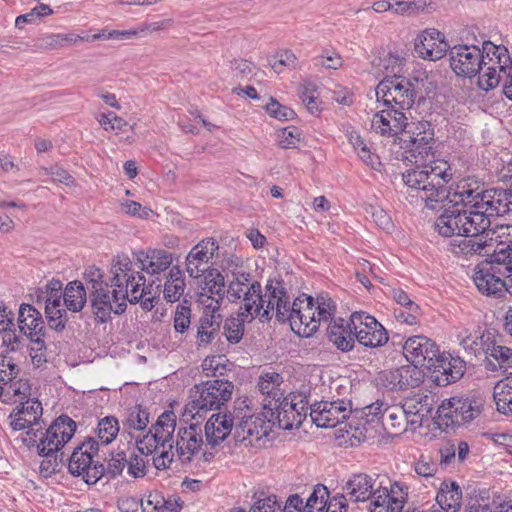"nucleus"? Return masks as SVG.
<instances>
[{
	"instance_id": "10",
	"label": "nucleus",
	"mask_w": 512,
	"mask_h": 512,
	"mask_svg": "<svg viewBox=\"0 0 512 512\" xmlns=\"http://www.w3.org/2000/svg\"><path fill=\"white\" fill-rule=\"evenodd\" d=\"M377 101H382L385 107L410 109L414 102V92L411 82L402 76H386L376 87Z\"/></svg>"
},
{
	"instance_id": "41",
	"label": "nucleus",
	"mask_w": 512,
	"mask_h": 512,
	"mask_svg": "<svg viewBox=\"0 0 512 512\" xmlns=\"http://www.w3.org/2000/svg\"><path fill=\"white\" fill-rule=\"evenodd\" d=\"M493 398L499 413L512 415V377H506L495 384Z\"/></svg>"
},
{
	"instance_id": "63",
	"label": "nucleus",
	"mask_w": 512,
	"mask_h": 512,
	"mask_svg": "<svg viewBox=\"0 0 512 512\" xmlns=\"http://www.w3.org/2000/svg\"><path fill=\"white\" fill-rule=\"evenodd\" d=\"M39 175H47L51 176L54 181H58L60 183L65 184L66 186L74 185L73 177L64 169L57 165H52L50 167L40 166L38 168Z\"/></svg>"
},
{
	"instance_id": "42",
	"label": "nucleus",
	"mask_w": 512,
	"mask_h": 512,
	"mask_svg": "<svg viewBox=\"0 0 512 512\" xmlns=\"http://www.w3.org/2000/svg\"><path fill=\"white\" fill-rule=\"evenodd\" d=\"M186 284L182 271L173 266L164 284V298L171 303L179 301L185 292Z\"/></svg>"
},
{
	"instance_id": "19",
	"label": "nucleus",
	"mask_w": 512,
	"mask_h": 512,
	"mask_svg": "<svg viewBox=\"0 0 512 512\" xmlns=\"http://www.w3.org/2000/svg\"><path fill=\"white\" fill-rule=\"evenodd\" d=\"M482 48L476 45H455L449 50V62L456 75L473 77L481 70Z\"/></svg>"
},
{
	"instance_id": "35",
	"label": "nucleus",
	"mask_w": 512,
	"mask_h": 512,
	"mask_svg": "<svg viewBox=\"0 0 512 512\" xmlns=\"http://www.w3.org/2000/svg\"><path fill=\"white\" fill-rule=\"evenodd\" d=\"M492 338L493 336L490 333L479 335L468 330H462L457 335L459 346L470 357H477L482 354L485 356L486 348L488 344H491Z\"/></svg>"
},
{
	"instance_id": "5",
	"label": "nucleus",
	"mask_w": 512,
	"mask_h": 512,
	"mask_svg": "<svg viewBox=\"0 0 512 512\" xmlns=\"http://www.w3.org/2000/svg\"><path fill=\"white\" fill-rule=\"evenodd\" d=\"M261 292V284L254 281L250 273L240 271L232 273L226 290L230 302L240 303L238 313L246 316V319L258 317L260 310L263 309Z\"/></svg>"
},
{
	"instance_id": "14",
	"label": "nucleus",
	"mask_w": 512,
	"mask_h": 512,
	"mask_svg": "<svg viewBox=\"0 0 512 512\" xmlns=\"http://www.w3.org/2000/svg\"><path fill=\"white\" fill-rule=\"evenodd\" d=\"M76 422L67 415L59 416L39 438L37 452L42 457H53L68 443L76 431Z\"/></svg>"
},
{
	"instance_id": "26",
	"label": "nucleus",
	"mask_w": 512,
	"mask_h": 512,
	"mask_svg": "<svg viewBox=\"0 0 512 512\" xmlns=\"http://www.w3.org/2000/svg\"><path fill=\"white\" fill-rule=\"evenodd\" d=\"M430 369L435 373V381L440 386H446L459 380L465 373L466 362L459 356L439 352L437 361Z\"/></svg>"
},
{
	"instance_id": "46",
	"label": "nucleus",
	"mask_w": 512,
	"mask_h": 512,
	"mask_svg": "<svg viewBox=\"0 0 512 512\" xmlns=\"http://www.w3.org/2000/svg\"><path fill=\"white\" fill-rule=\"evenodd\" d=\"M404 110L405 109L397 107H385L382 109L384 115H386L389 120L390 126L388 130L391 131V135L394 138L395 143L398 141V136H401L403 130H405V128L408 127V124H410Z\"/></svg>"
},
{
	"instance_id": "53",
	"label": "nucleus",
	"mask_w": 512,
	"mask_h": 512,
	"mask_svg": "<svg viewBox=\"0 0 512 512\" xmlns=\"http://www.w3.org/2000/svg\"><path fill=\"white\" fill-rule=\"evenodd\" d=\"M465 238L461 239L458 244L459 252L463 254H485L489 255V251L486 250V240H482L483 234H477L473 236L464 235Z\"/></svg>"
},
{
	"instance_id": "45",
	"label": "nucleus",
	"mask_w": 512,
	"mask_h": 512,
	"mask_svg": "<svg viewBox=\"0 0 512 512\" xmlns=\"http://www.w3.org/2000/svg\"><path fill=\"white\" fill-rule=\"evenodd\" d=\"M489 239V243L486 242V250L499 251L500 248L512 245V225H501L496 229H486L483 236Z\"/></svg>"
},
{
	"instance_id": "60",
	"label": "nucleus",
	"mask_w": 512,
	"mask_h": 512,
	"mask_svg": "<svg viewBox=\"0 0 512 512\" xmlns=\"http://www.w3.org/2000/svg\"><path fill=\"white\" fill-rule=\"evenodd\" d=\"M147 464L144 456L131 454L127 459V474L132 478H142L146 475Z\"/></svg>"
},
{
	"instance_id": "1",
	"label": "nucleus",
	"mask_w": 512,
	"mask_h": 512,
	"mask_svg": "<svg viewBox=\"0 0 512 512\" xmlns=\"http://www.w3.org/2000/svg\"><path fill=\"white\" fill-rule=\"evenodd\" d=\"M109 281L104 272L90 266L84 278L90 289V301L93 313L102 323L112 313L121 314L126 310L127 302L141 303L144 310L150 311L155 306V297L147 291L145 276L135 269L133 261L125 254L115 256L110 264Z\"/></svg>"
},
{
	"instance_id": "38",
	"label": "nucleus",
	"mask_w": 512,
	"mask_h": 512,
	"mask_svg": "<svg viewBox=\"0 0 512 512\" xmlns=\"http://www.w3.org/2000/svg\"><path fill=\"white\" fill-rule=\"evenodd\" d=\"M64 306L66 312L78 313L87 303L86 289L81 281L74 280L63 288Z\"/></svg>"
},
{
	"instance_id": "27",
	"label": "nucleus",
	"mask_w": 512,
	"mask_h": 512,
	"mask_svg": "<svg viewBox=\"0 0 512 512\" xmlns=\"http://www.w3.org/2000/svg\"><path fill=\"white\" fill-rule=\"evenodd\" d=\"M402 407L405 410L408 424L412 430L421 427L434 408L433 397L424 393H416L403 400Z\"/></svg>"
},
{
	"instance_id": "61",
	"label": "nucleus",
	"mask_w": 512,
	"mask_h": 512,
	"mask_svg": "<svg viewBox=\"0 0 512 512\" xmlns=\"http://www.w3.org/2000/svg\"><path fill=\"white\" fill-rule=\"evenodd\" d=\"M191 324V309L185 304H179L174 313V329L178 333L186 332Z\"/></svg>"
},
{
	"instance_id": "17",
	"label": "nucleus",
	"mask_w": 512,
	"mask_h": 512,
	"mask_svg": "<svg viewBox=\"0 0 512 512\" xmlns=\"http://www.w3.org/2000/svg\"><path fill=\"white\" fill-rule=\"evenodd\" d=\"M352 413L348 400L321 401L310 406L311 421L320 428H333L343 423Z\"/></svg>"
},
{
	"instance_id": "7",
	"label": "nucleus",
	"mask_w": 512,
	"mask_h": 512,
	"mask_svg": "<svg viewBox=\"0 0 512 512\" xmlns=\"http://www.w3.org/2000/svg\"><path fill=\"white\" fill-rule=\"evenodd\" d=\"M233 391L234 385L232 380H209L200 386H196V394L186 405V412L190 413L192 417L196 415L201 417L202 412L219 409L231 399Z\"/></svg>"
},
{
	"instance_id": "22",
	"label": "nucleus",
	"mask_w": 512,
	"mask_h": 512,
	"mask_svg": "<svg viewBox=\"0 0 512 512\" xmlns=\"http://www.w3.org/2000/svg\"><path fill=\"white\" fill-rule=\"evenodd\" d=\"M417 55L429 61L442 59L450 50L445 35L435 28L420 31L414 40Z\"/></svg>"
},
{
	"instance_id": "12",
	"label": "nucleus",
	"mask_w": 512,
	"mask_h": 512,
	"mask_svg": "<svg viewBox=\"0 0 512 512\" xmlns=\"http://www.w3.org/2000/svg\"><path fill=\"white\" fill-rule=\"evenodd\" d=\"M282 323L288 322L291 330L302 337H310L319 327V320H316L315 303L311 296L302 295L297 297L287 310Z\"/></svg>"
},
{
	"instance_id": "36",
	"label": "nucleus",
	"mask_w": 512,
	"mask_h": 512,
	"mask_svg": "<svg viewBox=\"0 0 512 512\" xmlns=\"http://www.w3.org/2000/svg\"><path fill=\"white\" fill-rule=\"evenodd\" d=\"M222 323L220 314H202L199 319L196 344L198 347H207L218 337Z\"/></svg>"
},
{
	"instance_id": "44",
	"label": "nucleus",
	"mask_w": 512,
	"mask_h": 512,
	"mask_svg": "<svg viewBox=\"0 0 512 512\" xmlns=\"http://www.w3.org/2000/svg\"><path fill=\"white\" fill-rule=\"evenodd\" d=\"M383 426L394 433L406 431L410 426L404 408L401 406H387L383 412Z\"/></svg>"
},
{
	"instance_id": "18",
	"label": "nucleus",
	"mask_w": 512,
	"mask_h": 512,
	"mask_svg": "<svg viewBox=\"0 0 512 512\" xmlns=\"http://www.w3.org/2000/svg\"><path fill=\"white\" fill-rule=\"evenodd\" d=\"M261 304H263V309L260 310L258 315L260 319L269 320L271 318L270 313L275 312L276 319L279 322L284 320L291 304L284 282L280 280L268 281L265 294H261Z\"/></svg>"
},
{
	"instance_id": "51",
	"label": "nucleus",
	"mask_w": 512,
	"mask_h": 512,
	"mask_svg": "<svg viewBox=\"0 0 512 512\" xmlns=\"http://www.w3.org/2000/svg\"><path fill=\"white\" fill-rule=\"evenodd\" d=\"M119 422L114 416L102 418L97 425V437L102 444L112 443L119 433Z\"/></svg>"
},
{
	"instance_id": "55",
	"label": "nucleus",
	"mask_w": 512,
	"mask_h": 512,
	"mask_svg": "<svg viewBox=\"0 0 512 512\" xmlns=\"http://www.w3.org/2000/svg\"><path fill=\"white\" fill-rule=\"evenodd\" d=\"M149 423V414L140 406L131 409L124 421V426L128 429L144 430Z\"/></svg>"
},
{
	"instance_id": "25",
	"label": "nucleus",
	"mask_w": 512,
	"mask_h": 512,
	"mask_svg": "<svg viewBox=\"0 0 512 512\" xmlns=\"http://www.w3.org/2000/svg\"><path fill=\"white\" fill-rule=\"evenodd\" d=\"M219 246L213 238H206L195 245L186 257V271L192 278H198L208 271L209 261Z\"/></svg>"
},
{
	"instance_id": "47",
	"label": "nucleus",
	"mask_w": 512,
	"mask_h": 512,
	"mask_svg": "<svg viewBox=\"0 0 512 512\" xmlns=\"http://www.w3.org/2000/svg\"><path fill=\"white\" fill-rule=\"evenodd\" d=\"M397 369L402 390L418 387L424 380V372L417 365L411 363Z\"/></svg>"
},
{
	"instance_id": "33",
	"label": "nucleus",
	"mask_w": 512,
	"mask_h": 512,
	"mask_svg": "<svg viewBox=\"0 0 512 512\" xmlns=\"http://www.w3.org/2000/svg\"><path fill=\"white\" fill-rule=\"evenodd\" d=\"M376 480L365 473L352 475L345 483L343 490L350 501L358 503L365 502L370 499L375 488Z\"/></svg>"
},
{
	"instance_id": "62",
	"label": "nucleus",
	"mask_w": 512,
	"mask_h": 512,
	"mask_svg": "<svg viewBox=\"0 0 512 512\" xmlns=\"http://www.w3.org/2000/svg\"><path fill=\"white\" fill-rule=\"evenodd\" d=\"M421 309L419 305H412L409 308H399L394 310V316L397 322L409 326H415L419 322Z\"/></svg>"
},
{
	"instance_id": "43",
	"label": "nucleus",
	"mask_w": 512,
	"mask_h": 512,
	"mask_svg": "<svg viewBox=\"0 0 512 512\" xmlns=\"http://www.w3.org/2000/svg\"><path fill=\"white\" fill-rule=\"evenodd\" d=\"M281 382L282 377L276 372H268L260 377L258 386L261 393L266 395L264 404H272V402L280 401L284 397L280 389Z\"/></svg>"
},
{
	"instance_id": "9",
	"label": "nucleus",
	"mask_w": 512,
	"mask_h": 512,
	"mask_svg": "<svg viewBox=\"0 0 512 512\" xmlns=\"http://www.w3.org/2000/svg\"><path fill=\"white\" fill-rule=\"evenodd\" d=\"M19 373L18 366L13 359L6 355H0V396L3 395L4 402H19L17 407L27 406L30 401L31 386L29 380L20 379L12 381Z\"/></svg>"
},
{
	"instance_id": "16",
	"label": "nucleus",
	"mask_w": 512,
	"mask_h": 512,
	"mask_svg": "<svg viewBox=\"0 0 512 512\" xmlns=\"http://www.w3.org/2000/svg\"><path fill=\"white\" fill-rule=\"evenodd\" d=\"M175 428L176 415L172 411H165L158 417L156 424L149 431L160 440L162 446L160 454L153 458L154 466L158 470L169 468L173 461L172 440Z\"/></svg>"
},
{
	"instance_id": "37",
	"label": "nucleus",
	"mask_w": 512,
	"mask_h": 512,
	"mask_svg": "<svg viewBox=\"0 0 512 512\" xmlns=\"http://www.w3.org/2000/svg\"><path fill=\"white\" fill-rule=\"evenodd\" d=\"M436 502L444 512H458L462 503L460 486L452 482H442L436 496Z\"/></svg>"
},
{
	"instance_id": "57",
	"label": "nucleus",
	"mask_w": 512,
	"mask_h": 512,
	"mask_svg": "<svg viewBox=\"0 0 512 512\" xmlns=\"http://www.w3.org/2000/svg\"><path fill=\"white\" fill-rule=\"evenodd\" d=\"M393 11L396 14H411L424 10L430 5V0H393Z\"/></svg>"
},
{
	"instance_id": "32",
	"label": "nucleus",
	"mask_w": 512,
	"mask_h": 512,
	"mask_svg": "<svg viewBox=\"0 0 512 512\" xmlns=\"http://www.w3.org/2000/svg\"><path fill=\"white\" fill-rule=\"evenodd\" d=\"M233 426L231 413L213 414L205 424L207 445L211 448L220 445L230 435Z\"/></svg>"
},
{
	"instance_id": "2",
	"label": "nucleus",
	"mask_w": 512,
	"mask_h": 512,
	"mask_svg": "<svg viewBox=\"0 0 512 512\" xmlns=\"http://www.w3.org/2000/svg\"><path fill=\"white\" fill-rule=\"evenodd\" d=\"M477 190L478 188H471L465 181L456 185L454 192L449 196L452 206L445 208L435 221V229L440 235L451 237L483 234L491 224V217L510 212L511 190Z\"/></svg>"
},
{
	"instance_id": "34",
	"label": "nucleus",
	"mask_w": 512,
	"mask_h": 512,
	"mask_svg": "<svg viewBox=\"0 0 512 512\" xmlns=\"http://www.w3.org/2000/svg\"><path fill=\"white\" fill-rule=\"evenodd\" d=\"M329 341L339 350L347 352L353 349L355 343L354 329L349 321L343 318H334L327 328Z\"/></svg>"
},
{
	"instance_id": "15",
	"label": "nucleus",
	"mask_w": 512,
	"mask_h": 512,
	"mask_svg": "<svg viewBox=\"0 0 512 512\" xmlns=\"http://www.w3.org/2000/svg\"><path fill=\"white\" fill-rule=\"evenodd\" d=\"M351 324L356 340L365 347H381L388 342L389 336L384 326L366 312L352 313Z\"/></svg>"
},
{
	"instance_id": "28",
	"label": "nucleus",
	"mask_w": 512,
	"mask_h": 512,
	"mask_svg": "<svg viewBox=\"0 0 512 512\" xmlns=\"http://www.w3.org/2000/svg\"><path fill=\"white\" fill-rule=\"evenodd\" d=\"M135 258L141 271L150 275L164 272L173 262L172 253L157 248L140 250L135 254Z\"/></svg>"
},
{
	"instance_id": "59",
	"label": "nucleus",
	"mask_w": 512,
	"mask_h": 512,
	"mask_svg": "<svg viewBox=\"0 0 512 512\" xmlns=\"http://www.w3.org/2000/svg\"><path fill=\"white\" fill-rule=\"evenodd\" d=\"M136 446L142 456H149L154 453L159 455L162 450L160 440H158L156 436H153L150 432L138 440L136 442Z\"/></svg>"
},
{
	"instance_id": "52",
	"label": "nucleus",
	"mask_w": 512,
	"mask_h": 512,
	"mask_svg": "<svg viewBox=\"0 0 512 512\" xmlns=\"http://www.w3.org/2000/svg\"><path fill=\"white\" fill-rule=\"evenodd\" d=\"M63 290V283L56 278H51L46 282H40L34 291L36 295V302L38 304L43 303L44 305L52 299V297L57 296Z\"/></svg>"
},
{
	"instance_id": "58",
	"label": "nucleus",
	"mask_w": 512,
	"mask_h": 512,
	"mask_svg": "<svg viewBox=\"0 0 512 512\" xmlns=\"http://www.w3.org/2000/svg\"><path fill=\"white\" fill-rule=\"evenodd\" d=\"M377 384L390 391L402 390L399 381L398 369H387L380 371L376 378Z\"/></svg>"
},
{
	"instance_id": "4",
	"label": "nucleus",
	"mask_w": 512,
	"mask_h": 512,
	"mask_svg": "<svg viewBox=\"0 0 512 512\" xmlns=\"http://www.w3.org/2000/svg\"><path fill=\"white\" fill-rule=\"evenodd\" d=\"M396 143L404 157L416 165L430 163L434 158V129L428 121H411Z\"/></svg>"
},
{
	"instance_id": "50",
	"label": "nucleus",
	"mask_w": 512,
	"mask_h": 512,
	"mask_svg": "<svg viewBox=\"0 0 512 512\" xmlns=\"http://www.w3.org/2000/svg\"><path fill=\"white\" fill-rule=\"evenodd\" d=\"M268 64L276 73H282L283 68L296 69L298 60L295 53L290 49H282L268 58Z\"/></svg>"
},
{
	"instance_id": "21",
	"label": "nucleus",
	"mask_w": 512,
	"mask_h": 512,
	"mask_svg": "<svg viewBox=\"0 0 512 512\" xmlns=\"http://www.w3.org/2000/svg\"><path fill=\"white\" fill-rule=\"evenodd\" d=\"M482 407L481 401L476 399L451 397L442 402L437 412L439 417L449 419L453 424H461L479 416Z\"/></svg>"
},
{
	"instance_id": "6",
	"label": "nucleus",
	"mask_w": 512,
	"mask_h": 512,
	"mask_svg": "<svg viewBox=\"0 0 512 512\" xmlns=\"http://www.w3.org/2000/svg\"><path fill=\"white\" fill-rule=\"evenodd\" d=\"M482 62L478 77V85L484 91H489L504 79L511 69L512 59L508 49L503 45H495L490 41L482 43Z\"/></svg>"
},
{
	"instance_id": "20",
	"label": "nucleus",
	"mask_w": 512,
	"mask_h": 512,
	"mask_svg": "<svg viewBox=\"0 0 512 512\" xmlns=\"http://www.w3.org/2000/svg\"><path fill=\"white\" fill-rule=\"evenodd\" d=\"M203 439L201 427L197 424H190L181 427L177 433L175 453L182 465L192 464L203 450Z\"/></svg>"
},
{
	"instance_id": "31",
	"label": "nucleus",
	"mask_w": 512,
	"mask_h": 512,
	"mask_svg": "<svg viewBox=\"0 0 512 512\" xmlns=\"http://www.w3.org/2000/svg\"><path fill=\"white\" fill-rule=\"evenodd\" d=\"M270 422L271 420L267 421L261 414H245L236 426L237 437L242 441L248 440L250 443L253 440H260L269 434Z\"/></svg>"
},
{
	"instance_id": "54",
	"label": "nucleus",
	"mask_w": 512,
	"mask_h": 512,
	"mask_svg": "<svg viewBox=\"0 0 512 512\" xmlns=\"http://www.w3.org/2000/svg\"><path fill=\"white\" fill-rule=\"evenodd\" d=\"M335 311L336 305L327 294H321L317 297L315 304V315L316 320H319V324L322 321H329L335 314Z\"/></svg>"
},
{
	"instance_id": "3",
	"label": "nucleus",
	"mask_w": 512,
	"mask_h": 512,
	"mask_svg": "<svg viewBox=\"0 0 512 512\" xmlns=\"http://www.w3.org/2000/svg\"><path fill=\"white\" fill-rule=\"evenodd\" d=\"M450 176L446 169L424 163L403 173L402 180L411 198L421 201L429 209H436L445 199L450 203L449 196L454 189L447 191L445 186Z\"/></svg>"
},
{
	"instance_id": "39",
	"label": "nucleus",
	"mask_w": 512,
	"mask_h": 512,
	"mask_svg": "<svg viewBox=\"0 0 512 512\" xmlns=\"http://www.w3.org/2000/svg\"><path fill=\"white\" fill-rule=\"evenodd\" d=\"M90 41V36L75 33H51L39 38V47L45 50H57Z\"/></svg>"
},
{
	"instance_id": "23",
	"label": "nucleus",
	"mask_w": 512,
	"mask_h": 512,
	"mask_svg": "<svg viewBox=\"0 0 512 512\" xmlns=\"http://www.w3.org/2000/svg\"><path fill=\"white\" fill-rule=\"evenodd\" d=\"M439 347L430 338L416 335L408 338L403 346V354L414 365L431 368L439 357Z\"/></svg>"
},
{
	"instance_id": "13",
	"label": "nucleus",
	"mask_w": 512,
	"mask_h": 512,
	"mask_svg": "<svg viewBox=\"0 0 512 512\" xmlns=\"http://www.w3.org/2000/svg\"><path fill=\"white\" fill-rule=\"evenodd\" d=\"M32 310V306L23 303L19 308L18 333L11 328L14 326V314L0 301V333L3 334V344L11 351H17L23 346L25 340L32 341V327L26 323L25 310Z\"/></svg>"
},
{
	"instance_id": "56",
	"label": "nucleus",
	"mask_w": 512,
	"mask_h": 512,
	"mask_svg": "<svg viewBox=\"0 0 512 512\" xmlns=\"http://www.w3.org/2000/svg\"><path fill=\"white\" fill-rule=\"evenodd\" d=\"M300 131L297 127L291 126L277 132L278 145L283 149L296 148L300 142Z\"/></svg>"
},
{
	"instance_id": "40",
	"label": "nucleus",
	"mask_w": 512,
	"mask_h": 512,
	"mask_svg": "<svg viewBox=\"0 0 512 512\" xmlns=\"http://www.w3.org/2000/svg\"><path fill=\"white\" fill-rule=\"evenodd\" d=\"M44 313L52 328L56 330H63L65 328L68 317L66 307L64 306L63 290L45 304Z\"/></svg>"
},
{
	"instance_id": "8",
	"label": "nucleus",
	"mask_w": 512,
	"mask_h": 512,
	"mask_svg": "<svg viewBox=\"0 0 512 512\" xmlns=\"http://www.w3.org/2000/svg\"><path fill=\"white\" fill-rule=\"evenodd\" d=\"M98 452V442L88 438L77 446L69 458L68 469L74 476H81L87 484H95L105 474V467L93 458Z\"/></svg>"
},
{
	"instance_id": "29",
	"label": "nucleus",
	"mask_w": 512,
	"mask_h": 512,
	"mask_svg": "<svg viewBox=\"0 0 512 512\" xmlns=\"http://www.w3.org/2000/svg\"><path fill=\"white\" fill-rule=\"evenodd\" d=\"M295 405L293 402H288V397H283L272 404H264V408L271 412V417H275L274 424H277L280 429L291 430L298 428L303 422V417L297 412Z\"/></svg>"
},
{
	"instance_id": "24",
	"label": "nucleus",
	"mask_w": 512,
	"mask_h": 512,
	"mask_svg": "<svg viewBox=\"0 0 512 512\" xmlns=\"http://www.w3.org/2000/svg\"><path fill=\"white\" fill-rule=\"evenodd\" d=\"M369 500V512H402L407 501V492L402 485L395 482L389 490L378 487Z\"/></svg>"
},
{
	"instance_id": "11",
	"label": "nucleus",
	"mask_w": 512,
	"mask_h": 512,
	"mask_svg": "<svg viewBox=\"0 0 512 512\" xmlns=\"http://www.w3.org/2000/svg\"><path fill=\"white\" fill-rule=\"evenodd\" d=\"M478 264L474 270L473 281L480 293L486 296L502 297L507 289V272L494 262V256Z\"/></svg>"
},
{
	"instance_id": "64",
	"label": "nucleus",
	"mask_w": 512,
	"mask_h": 512,
	"mask_svg": "<svg viewBox=\"0 0 512 512\" xmlns=\"http://www.w3.org/2000/svg\"><path fill=\"white\" fill-rule=\"evenodd\" d=\"M366 212L371 215L375 224L386 232H390L394 224L391 217L381 207L369 205Z\"/></svg>"
},
{
	"instance_id": "49",
	"label": "nucleus",
	"mask_w": 512,
	"mask_h": 512,
	"mask_svg": "<svg viewBox=\"0 0 512 512\" xmlns=\"http://www.w3.org/2000/svg\"><path fill=\"white\" fill-rule=\"evenodd\" d=\"M252 320L246 319V316H242L240 313L227 318L223 327L227 341L232 344L238 343L243 337L245 323H249Z\"/></svg>"
},
{
	"instance_id": "30",
	"label": "nucleus",
	"mask_w": 512,
	"mask_h": 512,
	"mask_svg": "<svg viewBox=\"0 0 512 512\" xmlns=\"http://www.w3.org/2000/svg\"><path fill=\"white\" fill-rule=\"evenodd\" d=\"M484 367L490 372L512 375V349L496 343L492 338L485 351Z\"/></svg>"
},
{
	"instance_id": "48",
	"label": "nucleus",
	"mask_w": 512,
	"mask_h": 512,
	"mask_svg": "<svg viewBox=\"0 0 512 512\" xmlns=\"http://www.w3.org/2000/svg\"><path fill=\"white\" fill-rule=\"evenodd\" d=\"M201 291L223 298L225 295V279L217 269H210L203 274Z\"/></svg>"
}]
</instances>
